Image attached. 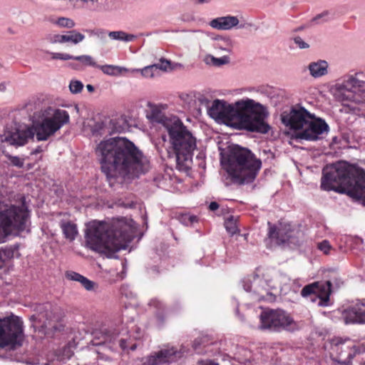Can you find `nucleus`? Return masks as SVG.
Returning a JSON list of instances; mask_svg holds the SVG:
<instances>
[{
  "label": "nucleus",
  "mask_w": 365,
  "mask_h": 365,
  "mask_svg": "<svg viewBox=\"0 0 365 365\" xmlns=\"http://www.w3.org/2000/svg\"><path fill=\"white\" fill-rule=\"evenodd\" d=\"M110 185L147 172L150 162L146 156L125 138H111L101 141L96 150Z\"/></svg>",
  "instance_id": "obj_1"
},
{
  "label": "nucleus",
  "mask_w": 365,
  "mask_h": 365,
  "mask_svg": "<svg viewBox=\"0 0 365 365\" xmlns=\"http://www.w3.org/2000/svg\"><path fill=\"white\" fill-rule=\"evenodd\" d=\"M208 115L220 124L237 129L267 133L270 129L264 119L268 113L261 103L245 98L229 103L224 100H214L207 108Z\"/></svg>",
  "instance_id": "obj_2"
},
{
  "label": "nucleus",
  "mask_w": 365,
  "mask_h": 365,
  "mask_svg": "<svg viewBox=\"0 0 365 365\" xmlns=\"http://www.w3.org/2000/svg\"><path fill=\"white\" fill-rule=\"evenodd\" d=\"M69 114L63 109L48 107L41 110L40 118L31 127L11 121L0 131L2 147L18 148L26 145L29 139L36 136L38 141H46L53 136L69 122Z\"/></svg>",
  "instance_id": "obj_3"
},
{
  "label": "nucleus",
  "mask_w": 365,
  "mask_h": 365,
  "mask_svg": "<svg viewBox=\"0 0 365 365\" xmlns=\"http://www.w3.org/2000/svg\"><path fill=\"white\" fill-rule=\"evenodd\" d=\"M135 223L125 217L110 222L92 221L85 234L86 246L108 257L120 250H125L136 233Z\"/></svg>",
  "instance_id": "obj_4"
},
{
  "label": "nucleus",
  "mask_w": 365,
  "mask_h": 365,
  "mask_svg": "<svg viewBox=\"0 0 365 365\" xmlns=\"http://www.w3.org/2000/svg\"><path fill=\"white\" fill-rule=\"evenodd\" d=\"M321 187L365 202V171L346 162H338L323 170Z\"/></svg>",
  "instance_id": "obj_5"
},
{
  "label": "nucleus",
  "mask_w": 365,
  "mask_h": 365,
  "mask_svg": "<svg viewBox=\"0 0 365 365\" xmlns=\"http://www.w3.org/2000/svg\"><path fill=\"white\" fill-rule=\"evenodd\" d=\"M221 163L229 175L240 184L252 182L256 178L262 163L248 149L235 145L227 155L222 154Z\"/></svg>",
  "instance_id": "obj_6"
},
{
  "label": "nucleus",
  "mask_w": 365,
  "mask_h": 365,
  "mask_svg": "<svg viewBox=\"0 0 365 365\" xmlns=\"http://www.w3.org/2000/svg\"><path fill=\"white\" fill-rule=\"evenodd\" d=\"M282 121L290 129L294 130L295 138L315 141L329 131L328 124L317 118L303 107H293L289 111L284 112Z\"/></svg>",
  "instance_id": "obj_7"
},
{
  "label": "nucleus",
  "mask_w": 365,
  "mask_h": 365,
  "mask_svg": "<svg viewBox=\"0 0 365 365\" xmlns=\"http://www.w3.org/2000/svg\"><path fill=\"white\" fill-rule=\"evenodd\" d=\"M170 143L174 150L177 168L187 171L192 164L193 151L196 148V140L192 133L178 118L168 130Z\"/></svg>",
  "instance_id": "obj_8"
},
{
  "label": "nucleus",
  "mask_w": 365,
  "mask_h": 365,
  "mask_svg": "<svg viewBox=\"0 0 365 365\" xmlns=\"http://www.w3.org/2000/svg\"><path fill=\"white\" fill-rule=\"evenodd\" d=\"M29 211L27 207H0V243L10 235L29 232Z\"/></svg>",
  "instance_id": "obj_9"
},
{
  "label": "nucleus",
  "mask_w": 365,
  "mask_h": 365,
  "mask_svg": "<svg viewBox=\"0 0 365 365\" xmlns=\"http://www.w3.org/2000/svg\"><path fill=\"white\" fill-rule=\"evenodd\" d=\"M363 73L348 76L341 82H337L331 88V92L335 98L344 105L349 102L356 104L363 102L362 96H365V80Z\"/></svg>",
  "instance_id": "obj_10"
},
{
  "label": "nucleus",
  "mask_w": 365,
  "mask_h": 365,
  "mask_svg": "<svg viewBox=\"0 0 365 365\" xmlns=\"http://www.w3.org/2000/svg\"><path fill=\"white\" fill-rule=\"evenodd\" d=\"M258 329L262 331L280 332L283 330L294 331L299 328V324L287 312L277 309H264L259 316Z\"/></svg>",
  "instance_id": "obj_11"
},
{
  "label": "nucleus",
  "mask_w": 365,
  "mask_h": 365,
  "mask_svg": "<svg viewBox=\"0 0 365 365\" xmlns=\"http://www.w3.org/2000/svg\"><path fill=\"white\" fill-rule=\"evenodd\" d=\"M23 322L16 316L0 319V348L15 349L24 340Z\"/></svg>",
  "instance_id": "obj_12"
},
{
  "label": "nucleus",
  "mask_w": 365,
  "mask_h": 365,
  "mask_svg": "<svg viewBox=\"0 0 365 365\" xmlns=\"http://www.w3.org/2000/svg\"><path fill=\"white\" fill-rule=\"evenodd\" d=\"M244 289L250 292V297L253 301H272L273 294L272 290L277 289V284L272 280L264 279L258 275L249 276L242 282Z\"/></svg>",
  "instance_id": "obj_13"
},
{
  "label": "nucleus",
  "mask_w": 365,
  "mask_h": 365,
  "mask_svg": "<svg viewBox=\"0 0 365 365\" xmlns=\"http://www.w3.org/2000/svg\"><path fill=\"white\" fill-rule=\"evenodd\" d=\"M122 331L123 328H117L115 327L114 325L108 327L103 325L98 330H96L93 333L94 337L101 340L95 344L100 345L111 344V348L113 349H116L117 346H118L122 350H125L128 348V346L127 345V340L123 338L118 339Z\"/></svg>",
  "instance_id": "obj_14"
},
{
  "label": "nucleus",
  "mask_w": 365,
  "mask_h": 365,
  "mask_svg": "<svg viewBox=\"0 0 365 365\" xmlns=\"http://www.w3.org/2000/svg\"><path fill=\"white\" fill-rule=\"evenodd\" d=\"M331 294V282H313L305 286L301 292L304 297H311V300L317 302L319 307L329 305V295Z\"/></svg>",
  "instance_id": "obj_15"
},
{
  "label": "nucleus",
  "mask_w": 365,
  "mask_h": 365,
  "mask_svg": "<svg viewBox=\"0 0 365 365\" xmlns=\"http://www.w3.org/2000/svg\"><path fill=\"white\" fill-rule=\"evenodd\" d=\"M181 356L182 352L172 346L153 352L150 355L143 357L140 361L142 365H160L162 364L175 361Z\"/></svg>",
  "instance_id": "obj_16"
},
{
  "label": "nucleus",
  "mask_w": 365,
  "mask_h": 365,
  "mask_svg": "<svg viewBox=\"0 0 365 365\" xmlns=\"http://www.w3.org/2000/svg\"><path fill=\"white\" fill-rule=\"evenodd\" d=\"M268 225L269 237L279 244L289 241L295 234V229L287 220H282L278 222L277 225H272L268 222Z\"/></svg>",
  "instance_id": "obj_17"
},
{
  "label": "nucleus",
  "mask_w": 365,
  "mask_h": 365,
  "mask_svg": "<svg viewBox=\"0 0 365 365\" xmlns=\"http://www.w3.org/2000/svg\"><path fill=\"white\" fill-rule=\"evenodd\" d=\"M341 318L346 324H365V300L356 302L344 309Z\"/></svg>",
  "instance_id": "obj_18"
},
{
  "label": "nucleus",
  "mask_w": 365,
  "mask_h": 365,
  "mask_svg": "<svg viewBox=\"0 0 365 365\" xmlns=\"http://www.w3.org/2000/svg\"><path fill=\"white\" fill-rule=\"evenodd\" d=\"M149 109L147 110L146 117L152 123H158L163 125L167 131L168 130L169 126L173 125L174 118H168L163 111L162 107L151 103L148 104Z\"/></svg>",
  "instance_id": "obj_19"
},
{
  "label": "nucleus",
  "mask_w": 365,
  "mask_h": 365,
  "mask_svg": "<svg viewBox=\"0 0 365 365\" xmlns=\"http://www.w3.org/2000/svg\"><path fill=\"white\" fill-rule=\"evenodd\" d=\"M239 23L237 16L227 15L213 19L210 21L209 25L214 29L227 31L237 27Z\"/></svg>",
  "instance_id": "obj_20"
},
{
  "label": "nucleus",
  "mask_w": 365,
  "mask_h": 365,
  "mask_svg": "<svg viewBox=\"0 0 365 365\" xmlns=\"http://www.w3.org/2000/svg\"><path fill=\"white\" fill-rule=\"evenodd\" d=\"M85 38V36L76 30H72L67 32L66 34H56L54 35L51 39L52 43H66L71 42L74 44H77L83 41Z\"/></svg>",
  "instance_id": "obj_21"
},
{
  "label": "nucleus",
  "mask_w": 365,
  "mask_h": 365,
  "mask_svg": "<svg viewBox=\"0 0 365 365\" xmlns=\"http://www.w3.org/2000/svg\"><path fill=\"white\" fill-rule=\"evenodd\" d=\"M66 277L68 279L78 282L87 291H96L98 289V284L73 271H68L66 273Z\"/></svg>",
  "instance_id": "obj_22"
},
{
  "label": "nucleus",
  "mask_w": 365,
  "mask_h": 365,
  "mask_svg": "<svg viewBox=\"0 0 365 365\" xmlns=\"http://www.w3.org/2000/svg\"><path fill=\"white\" fill-rule=\"evenodd\" d=\"M329 64L324 60L312 62L308 66L309 74L314 78L322 77L328 73Z\"/></svg>",
  "instance_id": "obj_23"
},
{
  "label": "nucleus",
  "mask_w": 365,
  "mask_h": 365,
  "mask_svg": "<svg viewBox=\"0 0 365 365\" xmlns=\"http://www.w3.org/2000/svg\"><path fill=\"white\" fill-rule=\"evenodd\" d=\"M59 225L64 237L69 241L74 240L78 233L76 225L64 219L60 220Z\"/></svg>",
  "instance_id": "obj_24"
},
{
  "label": "nucleus",
  "mask_w": 365,
  "mask_h": 365,
  "mask_svg": "<svg viewBox=\"0 0 365 365\" xmlns=\"http://www.w3.org/2000/svg\"><path fill=\"white\" fill-rule=\"evenodd\" d=\"M212 47L218 53L221 52L230 53L233 48V41L230 37L220 36L213 41Z\"/></svg>",
  "instance_id": "obj_25"
},
{
  "label": "nucleus",
  "mask_w": 365,
  "mask_h": 365,
  "mask_svg": "<svg viewBox=\"0 0 365 365\" xmlns=\"http://www.w3.org/2000/svg\"><path fill=\"white\" fill-rule=\"evenodd\" d=\"M102 72L106 75L111 76H119L128 73H130L131 69L123 66L115 65H103L98 66Z\"/></svg>",
  "instance_id": "obj_26"
},
{
  "label": "nucleus",
  "mask_w": 365,
  "mask_h": 365,
  "mask_svg": "<svg viewBox=\"0 0 365 365\" xmlns=\"http://www.w3.org/2000/svg\"><path fill=\"white\" fill-rule=\"evenodd\" d=\"M140 72L141 75L146 78H153L160 76V73L156 68L155 64L145 66L143 68H132L131 73Z\"/></svg>",
  "instance_id": "obj_27"
},
{
  "label": "nucleus",
  "mask_w": 365,
  "mask_h": 365,
  "mask_svg": "<svg viewBox=\"0 0 365 365\" xmlns=\"http://www.w3.org/2000/svg\"><path fill=\"white\" fill-rule=\"evenodd\" d=\"M108 36L113 41H120L124 42H130L135 38L133 34H128L123 31H113L107 33Z\"/></svg>",
  "instance_id": "obj_28"
},
{
  "label": "nucleus",
  "mask_w": 365,
  "mask_h": 365,
  "mask_svg": "<svg viewBox=\"0 0 365 365\" xmlns=\"http://www.w3.org/2000/svg\"><path fill=\"white\" fill-rule=\"evenodd\" d=\"M18 250V246H6L0 248V268L5 261L14 257V252Z\"/></svg>",
  "instance_id": "obj_29"
},
{
  "label": "nucleus",
  "mask_w": 365,
  "mask_h": 365,
  "mask_svg": "<svg viewBox=\"0 0 365 365\" xmlns=\"http://www.w3.org/2000/svg\"><path fill=\"white\" fill-rule=\"evenodd\" d=\"M237 220H238V217L230 215V217L226 218L225 220V222H224L225 227L227 232L230 235H234L240 232V230H239L237 224Z\"/></svg>",
  "instance_id": "obj_30"
},
{
  "label": "nucleus",
  "mask_w": 365,
  "mask_h": 365,
  "mask_svg": "<svg viewBox=\"0 0 365 365\" xmlns=\"http://www.w3.org/2000/svg\"><path fill=\"white\" fill-rule=\"evenodd\" d=\"M205 62L216 66H220L229 63L230 58L227 56H223L220 58H217L213 56L208 55L205 58Z\"/></svg>",
  "instance_id": "obj_31"
},
{
  "label": "nucleus",
  "mask_w": 365,
  "mask_h": 365,
  "mask_svg": "<svg viewBox=\"0 0 365 365\" xmlns=\"http://www.w3.org/2000/svg\"><path fill=\"white\" fill-rule=\"evenodd\" d=\"M51 21L52 24L61 28L71 29L75 26L74 21L71 19L66 17H59L57 19H53Z\"/></svg>",
  "instance_id": "obj_32"
},
{
  "label": "nucleus",
  "mask_w": 365,
  "mask_h": 365,
  "mask_svg": "<svg viewBox=\"0 0 365 365\" xmlns=\"http://www.w3.org/2000/svg\"><path fill=\"white\" fill-rule=\"evenodd\" d=\"M156 66V68L159 72H168L172 71L174 68L172 66V63L170 61L167 60L164 58H161L159 61L156 63H154Z\"/></svg>",
  "instance_id": "obj_33"
},
{
  "label": "nucleus",
  "mask_w": 365,
  "mask_h": 365,
  "mask_svg": "<svg viewBox=\"0 0 365 365\" xmlns=\"http://www.w3.org/2000/svg\"><path fill=\"white\" fill-rule=\"evenodd\" d=\"M74 60L80 61L83 66H92V67H98L96 62L93 59L91 56L89 55H82L74 56Z\"/></svg>",
  "instance_id": "obj_34"
},
{
  "label": "nucleus",
  "mask_w": 365,
  "mask_h": 365,
  "mask_svg": "<svg viewBox=\"0 0 365 365\" xmlns=\"http://www.w3.org/2000/svg\"><path fill=\"white\" fill-rule=\"evenodd\" d=\"M179 220L183 225L187 226L192 225L197 221V217L195 215H190L188 213L182 214L179 217Z\"/></svg>",
  "instance_id": "obj_35"
},
{
  "label": "nucleus",
  "mask_w": 365,
  "mask_h": 365,
  "mask_svg": "<svg viewBox=\"0 0 365 365\" xmlns=\"http://www.w3.org/2000/svg\"><path fill=\"white\" fill-rule=\"evenodd\" d=\"M96 125V120L93 118H88L85 120L83 123V132L86 135H91L92 133V128L95 126Z\"/></svg>",
  "instance_id": "obj_36"
},
{
  "label": "nucleus",
  "mask_w": 365,
  "mask_h": 365,
  "mask_svg": "<svg viewBox=\"0 0 365 365\" xmlns=\"http://www.w3.org/2000/svg\"><path fill=\"white\" fill-rule=\"evenodd\" d=\"M111 123L113 125L120 124L119 125L114 127V129L116 132L120 133L126 128L125 119L123 116H120L118 118L113 119L111 120Z\"/></svg>",
  "instance_id": "obj_37"
},
{
  "label": "nucleus",
  "mask_w": 365,
  "mask_h": 365,
  "mask_svg": "<svg viewBox=\"0 0 365 365\" xmlns=\"http://www.w3.org/2000/svg\"><path fill=\"white\" fill-rule=\"evenodd\" d=\"M51 55V58L53 60L59 59L62 61H67L73 59L74 56L66 53L58 52H48Z\"/></svg>",
  "instance_id": "obj_38"
},
{
  "label": "nucleus",
  "mask_w": 365,
  "mask_h": 365,
  "mask_svg": "<svg viewBox=\"0 0 365 365\" xmlns=\"http://www.w3.org/2000/svg\"><path fill=\"white\" fill-rule=\"evenodd\" d=\"M83 88V84L80 81H71L69 84V89L72 93H80Z\"/></svg>",
  "instance_id": "obj_39"
},
{
  "label": "nucleus",
  "mask_w": 365,
  "mask_h": 365,
  "mask_svg": "<svg viewBox=\"0 0 365 365\" xmlns=\"http://www.w3.org/2000/svg\"><path fill=\"white\" fill-rule=\"evenodd\" d=\"M362 99L364 100L363 102L359 104H356L354 102H349V105L346 104L345 106L351 107V108L354 110L356 109V114L360 115V113L359 112L361 110H364V108L365 107V96H362Z\"/></svg>",
  "instance_id": "obj_40"
},
{
  "label": "nucleus",
  "mask_w": 365,
  "mask_h": 365,
  "mask_svg": "<svg viewBox=\"0 0 365 365\" xmlns=\"http://www.w3.org/2000/svg\"><path fill=\"white\" fill-rule=\"evenodd\" d=\"M362 99L364 100L363 102L359 104H356L354 102H349V105L346 104L345 106L351 107V108L354 110L356 109V114L360 115V113L359 112L361 110H364V108L365 107V96H362Z\"/></svg>",
  "instance_id": "obj_41"
},
{
  "label": "nucleus",
  "mask_w": 365,
  "mask_h": 365,
  "mask_svg": "<svg viewBox=\"0 0 365 365\" xmlns=\"http://www.w3.org/2000/svg\"><path fill=\"white\" fill-rule=\"evenodd\" d=\"M317 247L320 251L326 255H328L332 248L329 242L327 240H323L318 243Z\"/></svg>",
  "instance_id": "obj_42"
},
{
  "label": "nucleus",
  "mask_w": 365,
  "mask_h": 365,
  "mask_svg": "<svg viewBox=\"0 0 365 365\" xmlns=\"http://www.w3.org/2000/svg\"><path fill=\"white\" fill-rule=\"evenodd\" d=\"M329 19V13L328 11H324L322 14L317 15L312 19V21L316 22L317 24H321L328 21Z\"/></svg>",
  "instance_id": "obj_43"
},
{
  "label": "nucleus",
  "mask_w": 365,
  "mask_h": 365,
  "mask_svg": "<svg viewBox=\"0 0 365 365\" xmlns=\"http://www.w3.org/2000/svg\"><path fill=\"white\" fill-rule=\"evenodd\" d=\"M293 41L294 44L300 49H305L309 47L308 43L305 42L301 37L296 36L293 38Z\"/></svg>",
  "instance_id": "obj_44"
},
{
  "label": "nucleus",
  "mask_w": 365,
  "mask_h": 365,
  "mask_svg": "<svg viewBox=\"0 0 365 365\" xmlns=\"http://www.w3.org/2000/svg\"><path fill=\"white\" fill-rule=\"evenodd\" d=\"M9 159L11 162V163L16 167L21 168L24 165V160L23 159L17 157V156H11L9 155Z\"/></svg>",
  "instance_id": "obj_45"
},
{
  "label": "nucleus",
  "mask_w": 365,
  "mask_h": 365,
  "mask_svg": "<svg viewBox=\"0 0 365 365\" xmlns=\"http://www.w3.org/2000/svg\"><path fill=\"white\" fill-rule=\"evenodd\" d=\"M149 306L153 307L156 310H160L163 308V303L158 299H153L149 302Z\"/></svg>",
  "instance_id": "obj_46"
},
{
  "label": "nucleus",
  "mask_w": 365,
  "mask_h": 365,
  "mask_svg": "<svg viewBox=\"0 0 365 365\" xmlns=\"http://www.w3.org/2000/svg\"><path fill=\"white\" fill-rule=\"evenodd\" d=\"M103 129V125L101 123L96 122V125L92 128V133L91 135H95L100 133L101 130Z\"/></svg>",
  "instance_id": "obj_47"
},
{
  "label": "nucleus",
  "mask_w": 365,
  "mask_h": 365,
  "mask_svg": "<svg viewBox=\"0 0 365 365\" xmlns=\"http://www.w3.org/2000/svg\"><path fill=\"white\" fill-rule=\"evenodd\" d=\"M47 317V314L43 315V314L40 313L38 315H33L31 317V320H32L34 322H36L38 321L39 322H41L42 317Z\"/></svg>",
  "instance_id": "obj_48"
},
{
  "label": "nucleus",
  "mask_w": 365,
  "mask_h": 365,
  "mask_svg": "<svg viewBox=\"0 0 365 365\" xmlns=\"http://www.w3.org/2000/svg\"><path fill=\"white\" fill-rule=\"evenodd\" d=\"M98 38H101V40H103L106 37V33L104 31H98L96 33Z\"/></svg>",
  "instance_id": "obj_49"
},
{
  "label": "nucleus",
  "mask_w": 365,
  "mask_h": 365,
  "mask_svg": "<svg viewBox=\"0 0 365 365\" xmlns=\"http://www.w3.org/2000/svg\"><path fill=\"white\" fill-rule=\"evenodd\" d=\"M198 365H218V364L210 360L206 361H202L199 363Z\"/></svg>",
  "instance_id": "obj_50"
},
{
  "label": "nucleus",
  "mask_w": 365,
  "mask_h": 365,
  "mask_svg": "<svg viewBox=\"0 0 365 365\" xmlns=\"http://www.w3.org/2000/svg\"><path fill=\"white\" fill-rule=\"evenodd\" d=\"M81 1L88 4L94 5L96 3L98 2V0H81Z\"/></svg>",
  "instance_id": "obj_51"
},
{
  "label": "nucleus",
  "mask_w": 365,
  "mask_h": 365,
  "mask_svg": "<svg viewBox=\"0 0 365 365\" xmlns=\"http://www.w3.org/2000/svg\"><path fill=\"white\" fill-rule=\"evenodd\" d=\"M43 151L41 147H38L36 149H35L34 150H33L31 152V154L34 155V154H37V153H40Z\"/></svg>",
  "instance_id": "obj_52"
},
{
  "label": "nucleus",
  "mask_w": 365,
  "mask_h": 365,
  "mask_svg": "<svg viewBox=\"0 0 365 365\" xmlns=\"http://www.w3.org/2000/svg\"><path fill=\"white\" fill-rule=\"evenodd\" d=\"M135 204H136V202L131 201V202H123V203L120 204L119 205L128 206V205H135Z\"/></svg>",
  "instance_id": "obj_53"
},
{
  "label": "nucleus",
  "mask_w": 365,
  "mask_h": 365,
  "mask_svg": "<svg viewBox=\"0 0 365 365\" xmlns=\"http://www.w3.org/2000/svg\"><path fill=\"white\" fill-rule=\"evenodd\" d=\"M220 207H214V206L209 207L210 210L211 212H212L213 213H215V212L218 210V209H219Z\"/></svg>",
  "instance_id": "obj_54"
},
{
  "label": "nucleus",
  "mask_w": 365,
  "mask_h": 365,
  "mask_svg": "<svg viewBox=\"0 0 365 365\" xmlns=\"http://www.w3.org/2000/svg\"><path fill=\"white\" fill-rule=\"evenodd\" d=\"M86 88L89 92H93L94 91V87L92 85L88 84L86 86Z\"/></svg>",
  "instance_id": "obj_55"
},
{
  "label": "nucleus",
  "mask_w": 365,
  "mask_h": 365,
  "mask_svg": "<svg viewBox=\"0 0 365 365\" xmlns=\"http://www.w3.org/2000/svg\"><path fill=\"white\" fill-rule=\"evenodd\" d=\"M19 198H20V200H21V205H22V206L26 205V198H25V197H24V196H21H21L19 197Z\"/></svg>",
  "instance_id": "obj_56"
},
{
  "label": "nucleus",
  "mask_w": 365,
  "mask_h": 365,
  "mask_svg": "<svg viewBox=\"0 0 365 365\" xmlns=\"http://www.w3.org/2000/svg\"><path fill=\"white\" fill-rule=\"evenodd\" d=\"M343 346H344V344H336V345L334 346V349H335L336 350H339V349H342V348H343Z\"/></svg>",
  "instance_id": "obj_57"
},
{
  "label": "nucleus",
  "mask_w": 365,
  "mask_h": 365,
  "mask_svg": "<svg viewBox=\"0 0 365 365\" xmlns=\"http://www.w3.org/2000/svg\"><path fill=\"white\" fill-rule=\"evenodd\" d=\"M209 205H212V206H214V205H218L217 202H215V201H213V202H211L210 204Z\"/></svg>",
  "instance_id": "obj_58"
},
{
  "label": "nucleus",
  "mask_w": 365,
  "mask_h": 365,
  "mask_svg": "<svg viewBox=\"0 0 365 365\" xmlns=\"http://www.w3.org/2000/svg\"><path fill=\"white\" fill-rule=\"evenodd\" d=\"M130 349H132V350L135 349V345H132V346H130Z\"/></svg>",
  "instance_id": "obj_59"
},
{
  "label": "nucleus",
  "mask_w": 365,
  "mask_h": 365,
  "mask_svg": "<svg viewBox=\"0 0 365 365\" xmlns=\"http://www.w3.org/2000/svg\"><path fill=\"white\" fill-rule=\"evenodd\" d=\"M195 350H197V346L195 345L194 346Z\"/></svg>",
  "instance_id": "obj_60"
},
{
  "label": "nucleus",
  "mask_w": 365,
  "mask_h": 365,
  "mask_svg": "<svg viewBox=\"0 0 365 365\" xmlns=\"http://www.w3.org/2000/svg\"><path fill=\"white\" fill-rule=\"evenodd\" d=\"M236 313H237V314H239V313H238V309H237V310H236Z\"/></svg>",
  "instance_id": "obj_61"
}]
</instances>
